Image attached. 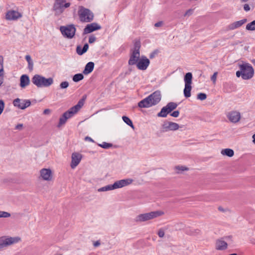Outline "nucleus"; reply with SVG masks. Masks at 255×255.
Returning <instances> with one entry per match:
<instances>
[{
    "label": "nucleus",
    "mask_w": 255,
    "mask_h": 255,
    "mask_svg": "<svg viewBox=\"0 0 255 255\" xmlns=\"http://www.w3.org/2000/svg\"><path fill=\"white\" fill-rule=\"evenodd\" d=\"M161 99L160 92L156 91L146 98L138 102V106L140 108H148L158 104Z\"/></svg>",
    "instance_id": "obj_1"
},
{
    "label": "nucleus",
    "mask_w": 255,
    "mask_h": 255,
    "mask_svg": "<svg viewBox=\"0 0 255 255\" xmlns=\"http://www.w3.org/2000/svg\"><path fill=\"white\" fill-rule=\"evenodd\" d=\"M133 181V179L131 178H126L118 180L115 182L113 184H109L99 188L98 189V191L99 192H106L118 188H121L131 184Z\"/></svg>",
    "instance_id": "obj_2"
},
{
    "label": "nucleus",
    "mask_w": 255,
    "mask_h": 255,
    "mask_svg": "<svg viewBox=\"0 0 255 255\" xmlns=\"http://www.w3.org/2000/svg\"><path fill=\"white\" fill-rule=\"evenodd\" d=\"M83 105V102L82 101H80L76 105L72 107L68 111L65 112L60 118L58 127H60L62 125L65 124L67 119L72 117L75 114H76L81 108Z\"/></svg>",
    "instance_id": "obj_3"
},
{
    "label": "nucleus",
    "mask_w": 255,
    "mask_h": 255,
    "mask_svg": "<svg viewBox=\"0 0 255 255\" xmlns=\"http://www.w3.org/2000/svg\"><path fill=\"white\" fill-rule=\"evenodd\" d=\"M32 83L38 88L48 87L53 83V79L51 77L46 78L39 74L34 75L31 79Z\"/></svg>",
    "instance_id": "obj_4"
},
{
    "label": "nucleus",
    "mask_w": 255,
    "mask_h": 255,
    "mask_svg": "<svg viewBox=\"0 0 255 255\" xmlns=\"http://www.w3.org/2000/svg\"><path fill=\"white\" fill-rule=\"evenodd\" d=\"M140 43L139 41L134 42V48L130 50L129 59L128 64L129 65H134L140 58L139 49Z\"/></svg>",
    "instance_id": "obj_5"
},
{
    "label": "nucleus",
    "mask_w": 255,
    "mask_h": 255,
    "mask_svg": "<svg viewBox=\"0 0 255 255\" xmlns=\"http://www.w3.org/2000/svg\"><path fill=\"white\" fill-rule=\"evenodd\" d=\"M164 213L161 211H152L147 213L141 214L137 215L135 218L136 222H145L163 215Z\"/></svg>",
    "instance_id": "obj_6"
},
{
    "label": "nucleus",
    "mask_w": 255,
    "mask_h": 255,
    "mask_svg": "<svg viewBox=\"0 0 255 255\" xmlns=\"http://www.w3.org/2000/svg\"><path fill=\"white\" fill-rule=\"evenodd\" d=\"M240 69L243 72V79L248 80L251 79L254 74V70L249 63H243L239 65Z\"/></svg>",
    "instance_id": "obj_7"
},
{
    "label": "nucleus",
    "mask_w": 255,
    "mask_h": 255,
    "mask_svg": "<svg viewBox=\"0 0 255 255\" xmlns=\"http://www.w3.org/2000/svg\"><path fill=\"white\" fill-rule=\"evenodd\" d=\"M178 105L176 103L169 102L166 106L163 107L160 112L157 114L158 117L165 118L167 115L176 109Z\"/></svg>",
    "instance_id": "obj_8"
},
{
    "label": "nucleus",
    "mask_w": 255,
    "mask_h": 255,
    "mask_svg": "<svg viewBox=\"0 0 255 255\" xmlns=\"http://www.w3.org/2000/svg\"><path fill=\"white\" fill-rule=\"evenodd\" d=\"M70 2H66L65 0H56L53 5L54 10L57 14L62 13L65 8L69 7Z\"/></svg>",
    "instance_id": "obj_9"
},
{
    "label": "nucleus",
    "mask_w": 255,
    "mask_h": 255,
    "mask_svg": "<svg viewBox=\"0 0 255 255\" xmlns=\"http://www.w3.org/2000/svg\"><path fill=\"white\" fill-rule=\"evenodd\" d=\"M80 19L82 22H88L93 19L92 12L87 8H81L79 11Z\"/></svg>",
    "instance_id": "obj_10"
},
{
    "label": "nucleus",
    "mask_w": 255,
    "mask_h": 255,
    "mask_svg": "<svg viewBox=\"0 0 255 255\" xmlns=\"http://www.w3.org/2000/svg\"><path fill=\"white\" fill-rule=\"evenodd\" d=\"M60 30L62 35L68 38H72L76 32V28L73 25L61 26Z\"/></svg>",
    "instance_id": "obj_11"
},
{
    "label": "nucleus",
    "mask_w": 255,
    "mask_h": 255,
    "mask_svg": "<svg viewBox=\"0 0 255 255\" xmlns=\"http://www.w3.org/2000/svg\"><path fill=\"white\" fill-rule=\"evenodd\" d=\"M179 128V125L176 123L165 121L161 125V131L163 132L175 131L178 130Z\"/></svg>",
    "instance_id": "obj_12"
},
{
    "label": "nucleus",
    "mask_w": 255,
    "mask_h": 255,
    "mask_svg": "<svg viewBox=\"0 0 255 255\" xmlns=\"http://www.w3.org/2000/svg\"><path fill=\"white\" fill-rule=\"evenodd\" d=\"M13 105L19 109L24 110L30 106L31 102L29 100L16 98L13 100Z\"/></svg>",
    "instance_id": "obj_13"
},
{
    "label": "nucleus",
    "mask_w": 255,
    "mask_h": 255,
    "mask_svg": "<svg viewBox=\"0 0 255 255\" xmlns=\"http://www.w3.org/2000/svg\"><path fill=\"white\" fill-rule=\"evenodd\" d=\"M20 241V238L18 237H2L1 238V248L17 243Z\"/></svg>",
    "instance_id": "obj_14"
},
{
    "label": "nucleus",
    "mask_w": 255,
    "mask_h": 255,
    "mask_svg": "<svg viewBox=\"0 0 255 255\" xmlns=\"http://www.w3.org/2000/svg\"><path fill=\"white\" fill-rule=\"evenodd\" d=\"M149 64V60L146 56H141L137 63L135 65L138 70L144 71L147 69Z\"/></svg>",
    "instance_id": "obj_15"
},
{
    "label": "nucleus",
    "mask_w": 255,
    "mask_h": 255,
    "mask_svg": "<svg viewBox=\"0 0 255 255\" xmlns=\"http://www.w3.org/2000/svg\"><path fill=\"white\" fill-rule=\"evenodd\" d=\"M22 16V14L21 12L14 10H10L6 12L5 18L9 20H17Z\"/></svg>",
    "instance_id": "obj_16"
},
{
    "label": "nucleus",
    "mask_w": 255,
    "mask_h": 255,
    "mask_svg": "<svg viewBox=\"0 0 255 255\" xmlns=\"http://www.w3.org/2000/svg\"><path fill=\"white\" fill-rule=\"evenodd\" d=\"M227 116L229 121L233 123L238 122L241 119V114L237 111H231L229 112Z\"/></svg>",
    "instance_id": "obj_17"
},
{
    "label": "nucleus",
    "mask_w": 255,
    "mask_h": 255,
    "mask_svg": "<svg viewBox=\"0 0 255 255\" xmlns=\"http://www.w3.org/2000/svg\"><path fill=\"white\" fill-rule=\"evenodd\" d=\"M40 176L44 180L50 181L52 178V173L49 168H42L40 171Z\"/></svg>",
    "instance_id": "obj_18"
},
{
    "label": "nucleus",
    "mask_w": 255,
    "mask_h": 255,
    "mask_svg": "<svg viewBox=\"0 0 255 255\" xmlns=\"http://www.w3.org/2000/svg\"><path fill=\"white\" fill-rule=\"evenodd\" d=\"M82 159V155L79 153L75 152L72 154V161L71 167L72 169L75 168L80 162Z\"/></svg>",
    "instance_id": "obj_19"
},
{
    "label": "nucleus",
    "mask_w": 255,
    "mask_h": 255,
    "mask_svg": "<svg viewBox=\"0 0 255 255\" xmlns=\"http://www.w3.org/2000/svg\"><path fill=\"white\" fill-rule=\"evenodd\" d=\"M230 237H226L224 238L217 240L216 242L215 248L217 250L223 251L226 250L228 247L227 243L223 240V239L230 238Z\"/></svg>",
    "instance_id": "obj_20"
},
{
    "label": "nucleus",
    "mask_w": 255,
    "mask_h": 255,
    "mask_svg": "<svg viewBox=\"0 0 255 255\" xmlns=\"http://www.w3.org/2000/svg\"><path fill=\"white\" fill-rule=\"evenodd\" d=\"M247 21V19L246 18L243 19L239 21H235L229 24L227 27V29L228 30H233L238 28L243 25L244 23H245Z\"/></svg>",
    "instance_id": "obj_21"
},
{
    "label": "nucleus",
    "mask_w": 255,
    "mask_h": 255,
    "mask_svg": "<svg viewBox=\"0 0 255 255\" xmlns=\"http://www.w3.org/2000/svg\"><path fill=\"white\" fill-rule=\"evenodd\" d=\"M101 29V26L96 23L88 24L84 29V33L88 34L95 30Z\"/></svg>",
    "instance_id": "obj_22"
},
{
    "label": "nucleus",
    "mask_w": 255,
    "mask_h": 255,
    "mask_svg": "<svg viewBox=\"0 0 255 255\" xmlns=\"http://www.w3.org/2000/svg\"><path fill=\"white\" fill-rule=\"evenodd\" d=\"M30 84L29 77L27 75H22L20 78V86L21 88H25Z\"/></svg>",
    "instance_id": "obj_23"
},
{
    "label": "nucleus",
    "mask_w": 255,
    "mask_h": 255,
    "mask_svg": "<svg viewBox=\"0 0 255 255\" xmlns=\"http://www.w3.org/2000/svg\"><path fill=\"white\" fill-rule=\"evenodd\" d=\"M94 68V63L93 62H88L85 66V69L83 71V73L85 75L89 74L91 73Z\"/></svg>",
    "instance_id": "obj_24"
},
{
    "label": "nucleus",
    "mask_w": 255,
    "mask_h": 255,
    "mask_svg": "<svg viewBox=\"0 0 255 255\" xmlns=\"http://www.w3.org/2000/svg\"><path fill=\"white\" fill-rule=\"evenodd\" d=\"M191 85L185 84V88L183 91V93L184 95L186 98H189L191 96Z\"/></svg>",
    "instance_id": "obj_25"
},
{
    "label": "nucleus",
    "mask_w": 255,
    "mask_h": 255,
    "mask_svg": "<svg viewBox=\"0 0 255 255\" xmlns=\"http://www.w3.org/2000/svg\"><path fill=\"white\" fill-rule=\"evenodd\" d=\"M221 154L224 155H226L228 157H232L234 155V151L233 149L230 148H226L222 150Z\"/></svg>",
    "instance_id": "obj_26"
},
{
    "label": "nucleus",
    "mask_w": 255,
    "mask_h": 255,
    "mask_svg": "<svg viewBox=\"0 0 255 255\" xmlns=\"http://www.w3.org/2000/svg\"><path fill=\"white\" fill-rule=\"evenodd\" d=\"M192 80V74L190 72L187 73L184 77L185 84L191 85Z\"/></svg>",
    "instance_id": "obj_27"
},
{
    "label": "nucleus",
    "mask_w": 255,
    "mask_h": 255,
    "mask_svg": "<svg viewBox=\"0 0 255 255\" xmlns=\"http://www.w3.org/2000/svg\"><path fill=\"white\" fill-rule=\"evenodd\" d=\"M89 45L87 43H86L84 44L82 49H81V47L80 46H77L76 51L77 53L80 55H81L83 54L84 53H85L88 49Z\"/></svg>",
    "instance_id": "obj_28"
},
{
    "label": "nucleus",
    "mask_w": 255,
    "mask_h": 255,
    "mask_svg": "<svg viewBox=\"0 0 255 255\" xmlns=\"http://www.w3.org/2000/svg\"><path fill=\"white\" fill-rule=\"evenodd\" d=\"M25 59L28 63V68L30 71H32L33 68V62L29 55L25 56Z\"/></svg>",
    "instance_id": "obj_29"
},
{
    "label": "nucleus",
    "mask_w": 255,
    "mask_h": 255,
    "mask_svg": "<svg viewBox=\"0 0 255 255\" xmlns=\"http://www.w3.org/2000/svg\"><path fill=\"white\" fill-rule=\"evenodd\" d=\"M84 78V76L82 74L79 73L76 74L74 75L73 77V80L75 82H78L82 80H83Z\"/></svg>",
    "instance_id": "obj_30"
},
{
    "label": "nucleus",
    "mask_w": 255,
    "mask_h": 255,
    "mask_svg": "<svg viewBox=\"0 0 255 255\" xmlns=\"http://www.w3.org/2000/svg\"><path fill=\"white\" fill-rule=\"evenodd\" d=\"M246 29L248 30H255V20L250 23H249L246 25Z\"/></svg>",
    "instance_id": "obj_31"
},
{
    "label": "nucleus",
    "mask_w": 255,
    "mask_h": 255,
    "mask_svg": "<svg viewBox=\"0 0 255 255\" xmlns=\"http://www.w3.org/2000/svg\"><path fill=\"white\" fill-rule=\"evenodd\" d=\"M122 119L124 121V122L126 123L129 126L132 128H134V126L132 124V121L128 117L123 116L122 117Z\"/></svg>",
    "instance_id": "obj_32"
},
{
    "label": "nucleus",
    "mask_w": 255,
    "mask_h": 255,
    "mask_svg": "<svg viewBox=\"0 0 255 255\" xmlns=\"http://www.w3.org/2000/svg\"><path fill=\"white\" fill-rule=\"evenodd\" d=\"M98 145L104 148V149H108V148H110V147H112L113 146V144L112 143H107V142H103L101 144H98Z\"/></svg>",
    "instance_id": "obj_33"
},
{
    "label": "nucleus",
    "mask_w": 255,
    "mask_h": 255,
    "mask_svg": "<svg viewBox=\"0 0 255 255\" xmlns=\"http://www.w3.org/2000/svg\"><path fill=\"white\" fill-rule=\"evenodd\" d=\"M197 98L198 100L203 101L207 98V95L205 93H200L197 95Z\"/></svg>",
    "instance_id": "obj_34"
},
{
    "label": "nucleus",
    "mask_w": 255,
    "mask_h": 255,
    "mask_svg": "<svg viewBox=\"0 0 255 255\" xmlns=\"http://www.w3.org/2000/svg\"><path fill=\"white\" fill-rule=\"evenodd\" d=\"M165 230L164 228H160L157 232V235L160 238L164 237Z\"/></svg>",
    "instance_id": "obj_35"
},
{
    "label": "nucleus",
    "mask_w": 255,
    "mask_h": 255,
    "mask_svg": "<svg viewBox=\"0 0 255 255\" xmlns=\"http://www.w3.org/2000/svg\"><path fill=\"white\" fill-rule=\"evenodd\" d=\"M69 85V83L67 81H64L60 84L59 87L60 89H66Z\"/></svg>",
    "instance_id": "obj_36"
},
{
    "label": "nucleus",
    "mask_w": 255,
    "mask_h": 255,
    "mask_svg": "<svg viewBox=\"0 0 255 255\" xmlns=\"http://www.w3.org/2000/svg\"><path fill=\"white\" fill-rule=\"evenodd\" d=\"M217 75H218V72H214L213 75L211 77V80L214 84H215L216 82Z\"/></svg>",
    "instance_id": "obj_37"
},
{
    "label": "nucleus",
    "mask_w": 255,
    "mask_h": 255,
    "mask_svg": "<svg viewBox=\"0 0 255 255\" xmlns=\"http://www.w3.org/2000/svg\"><path fill=\"white\" fill-rule=\"evenodd\" d=\"M10 216V213L4 211H1V218H8Z\"/></svg>",
    "instance_id": "obj_38"
},
{
    "label": "nucleus",
    "mask_w": 255,
    "mask_h": 255,
    "mask_svg": "<svg viewBox=\"0 0 255 255\" xmlns=\"http://www.w3.org/2000/svg\"><path fill=\"white\" fill-rule=\"evenodd\" d=\"M175 169L176 170H178V171H181L187 170L188 169L187 167H186L185 166H176Z\"/></svg>",
    "instance_id": "obj_39"
},
{
    "label": "nucleus",
    "mask_w": 255,
    "mask_h": 255,
    "mask_svg": "<svg viewBox=\"0 0 255 255\" xmlns=\"http://www.w3.org/2000/svg\"><path fill=\"white\" fill-rule=\"evenodd\" d=\"M193 12V9H189L188 10L186 11V12L184 14V16H190Z\"/></svg>",
    "instance_id": "obj_40"
},
{
    "label": "nucleus",
    "mask_w": 255,
    "mask_h": 255,
    "mask_svg": "<svg viewBox=\"0 0 255 255\" xmlns=\"http://www.w3.org/2000/svg\"><path fill=\"white\" fill-rule=\"evenodd\" d=\"M179 115V112L178 111H175L170 114V116L174 118H177Z\"/></svg>",
    "instance_id": "obj_41"
},
{
    "label": "nucleus",
    "mask_w": 255,
    "mask_h": 255,
    "mask_svg": "<svg viewBox=\"0 0 255 255\" xmlns=\"http://www.w3.org/2000/svg\"><path fill=\"white\" fill-rule=\"evenodd\" d=\"M96 37L93 35H91L89 38V42L90 43H93L96 41Z\"/></svg>",
    "instance_id": "obj_42"
},
{
    "label": "nucleus",
    "mask_w": 255,
    "mask_h": 255,
    "mask_svg": "<svg viewBox=\"0 0 255 255\" xmlns=\"http://www.w3.org/2000/svg\"><path fill=\"white\" fill-rule=\"evenodd\" d=\"M244 9L246 11H248L250 10V7L248 4H245L244 5Z\"/></svg>",
    "instance_id": "obj_43"
},
{
    "label": "nucleus",
    "mask_w": 255,
    "mask_h": 255,
    "mask_svg": "<svg viewBox=\"0 0 255 255\" xmlns=\"http://www.w3.org/2000/svg\"><path fill=\"white\" fill-rule=\"evenodd\" d=\"M236 76L237 77H240V76L242 77L243 78V72L242 70L238 71L236 72Z\"/></svg>",
    "instance_id": "obj_44"
},
{
    "label": "nucleus",
    "mask_w": 255,
    "mask_h": 255,
    "mask_svg": "<svg viewBox=\"0 0 255 255\" xmlns=\"http://www.w3.org/2000/svg\"><path fill=\"white\" fill-rule=\"evenodd\" d=\"M23 128V124H19L16 126L15 129L18 130H21Z\"/></svg>",
    "instance_id": "obj_45"
},
{
    "label": "nucleus",
    "mask_w": 255,
    "mask_h": 255,
    "mask_svg": "<svg viewBox=\"0 0 255 255\" xmlns=\"http://www.w3.org/2000/svg\"><path fill=\"white\" fill-rule=\"evenodd\" d=\"M162 24H163V22L162 21H159V22L155 23L154 26L155 27H160V26H162Z\"/></svg>",
    "instance_id": "obj_46"
},
{
    "label": "nucleus",
    "mask_w": 255,
    "mask_h": 255,
    "mask_svg": "<svg viewBox=\"0 0 255 255\" xmlns=\"http://www.w3.org/2000/svg\"><path fill=\"white\" fill-rule=\"evenodd\" d=\"M50 110L48 109H45L43 111V114L44 115H48L50 113Z\"/></svg>",
    "instance_id": "obj_47"
},
{
    "label": "nucleus",
    "mask_w": 255,
    "mask_h": 255,
    "mask_svg": "<svg viewBox=\"0 0 255 255\" xmlns=\"http://www.w3.org/2000/svg\"><path fill=\"white\" fill-rule=\"evenodd\" d=\"M85 140H88V141L92 142H95L94 140L92 138H91L90 137H89V136H86L85 137Z\"/></svg>",
    "instance_id": "obj_48"
},
{
    "label": "nucleus",
    "mask_w": 255,
    "mask_h": 255,
    "mask_svg": "<svg viewBox=\"0 0 255 255\" xmlns=\"http://www.w3.org/2000/svg\"><path fill=\"white\" fill-rule=\"evenodd\" d=\"M100 245V242L99 241H96L94 243V246L95 247H97Z\"/></svg>",
    "instance_id": "obj_49"
},
{
    "label": "nucleus",
    "mask_w": 255,
    "mask_h": 255,
    "mask_svg": "<svg viewBox=\"0 0 255 255\" xmlns=\"http://www.w3.org/2000/svg\"><path fill=\"white\" fill-rule=\"evenodd\" d=\"M3 108H4V103L2 100H1V113L3 111Z\"/></svg>",
    "instance_id": "obj_50"
},
{
    "label": "nucleus",
    "mask_w": 255,
    "mask_h": 255,
    "mask_svg": "<svg viewBox=\"0 0 255 255\" xmlns=\"http://www.w3.org/2000/svg\"><path fill=\"white\" fill-rule=\"evenodd\" d=\"M253 142L255 144V133L253 135Z\"/></svg>",
    "instance_id": "obj_51"
},
{
    "label": "nucleus",
    "mask_w": 255,
    "mask_h": 255,
    "mask_svg": "<svg viewBox=\"0 0 255 255\" xmlns=\"http://www.w3.org/2000/svg\"><path fill=\"white\" fill-rule=\"evenodd\" d=\"M3 68L1 67V76L3 74Z\"/></svg>",
    "instance_id": "obj_52"
},
{
    "label": "nucleus",
    "mask_w": 255,
    "mask_h": 255,
    "mask_svg": "<svg viewBox=\"0 0 255 255\" xmlns=\"http://www.w3.org/2000/svg\"><path fill=\"white\" fill-rule=\"evenodd\" d=\"M242 2H247L249 0H240Z\"/></svg>",
    "instance_id": "obj_53"
},
{
    "label": "nucleus",
    "mask_w": 255,
    "mask_h": 255,
    "mask_svg": "<svg viewBox=\"0 0 255 255\" xmlns=\"http://www.w3.org/2000/svg\"><path fill=\"white\" fill-rule=\"evenodd\" d=\"M153 57V55H150V58H152Z\"/></svg>",
    "instance_id": "obj_54"
},
{
    "label": "nucleus",
    "mask_w": 255,
    "mask_h": 255,
    "mask_svg": "<svg viewBox=\"0 0 255 255\" xmlns=\"http://www.w3.org/2000/svg\"><path fill=\"white\" fill-rule=\"evenodd\" d=\"M253 63H254V65L255 66V59L254 60Z\"/></svg>",
    "instance_id": "obj_55"
}]
</instances>
